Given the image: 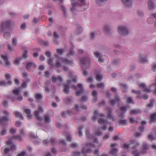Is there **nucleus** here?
Masks as SVG:
<instances>
[{
    "label": "nucleus",
    "instance_id": "obj_1",
    "mask_svg": "<svg viewBox=\"0 0 156 156\" xmlns=\"http://www.w3.org/2000/svg\"><path fill=\"white\" fill-rule=\"evenodd\" d=\"M72 8H71V11H73L78 8H80V11H83L86 10L88 8L87 6L84 4L83 0H71Z\"/></svg>",
    "mask_w": 156,
    "mask_h": 156
},
{
    "label": "nucleus",
    "instance_id": "obj_2",
    "mask_svg": "<svg viewBox=\"0 0 156 156\" xmlns=\"http://www.w3.org/2000/svg\"><path fill=\"white\" fill-rule=\"evenodd\" d=\"M135 142H133L131 143L125 144L123 145V148L127 149V151H129V150L128 149L130 148L133 150H135L134 151H132V154L134 155V156H140V153L137 151L135 150L136 149V146L135 145Z\"/></svg>",
    "mask_w": 156,
    "mask_h": 156
},
{
    "label": "nucleus",
    "instance_id": "obj_3",
    "mask_svg": "<svg viewBox=\"0 0 156 156\" xmlns=\"http://www.w3.org/2000/svg\"><path fill=\"white\" fill-rule=\"evenodd\" d=\"M95 148V145L91 143L87 144L86 145L85 147H84L82 150V152L83 153H90L92 151L94 150L93 148Z\"/></svg>",
    "mask_w": 156,
    "mask_h": 156
},
{
    "label": "nucleus",
    "instance_id": "obj_4",
    "mask_svg": "<svg viewBox=\"0 0 156 156\" xmlns=\"http://www.w3.org/2000/svg\"><path fill=\"white\" fill-rule=\"evenodd\" d=\"M2 113L5 115L6 116H3L0 118V122L1 124L3 126L6 124V122L9 121L8 117L9 116V113L6 111H4Z\"/></svg>",
    "mask_w": 156,
    "mask_h": 156
},
{
    "label": "nucleus",
    "instance_id": "obj_5",
    "mask_svg": "<svg viewBox=\"0 0 156 156\" xmlns=\"http://www.w3.org/2000/svg\"><path fill=\"white\" fill-rule=\"evenodd\" d=\"M90 60L88 57L82 58L80 59V63L82 69L83 68H87V66L90 65ZM89 67V66H88Z\"/></svg>",
    "mask_w": 156,
    "mask_h": 156
},
{
    "label": "nucleus",
    "instance_id": "obj_6",
    "mask_svg": "<svg viewBox=\"0 0 156 156\" xmlns=\"http://www.w3.org/2000/svg\"><path fill=\"white\" fill-rule=\"evenodd\" d=\"M10 149L7 147V146H4L1 149V152L3 156H11L12 151L11 154H10Z\"/></svg>",
    "mask_w": 156,
    "mask_h": 156
},
{
    "label": "nucleus",
    "instance_id": "obj_7",
    "mask_svg": "<svg viewBox=\"0 0 156 156\" xmlns=\"http://www.w3.org/2000/svg\"><path fill=\"white\" fill-rule=\"evenodd\" d=\"M81 109L87 110V107L84 105H82L79 107L78 105H76L74 108H72L70 112L72 114H75L77 112L80 111Z\"/></svg>",
    "mask_w": 156,
    "mask_h": 156
},
{
    "label": "nucleus",
    "instance_id": "obj_8",
    "mask_svg": "<svg viewBox=\"0 0 156 156\" xmlns=\"http://www.w3.org/2000/svg\"><path fill=\"white\" fill-rule=\"evenodd\" d=\"M72 87L77 90L76 92L75 93L76 96H79L82 93L83 91V89L81 84H78L77 86H73Z\"/></svg>",
    "mask_w": 156,
    "mask_h": 156
},
{
    "label": "nucleus",
    "instance_id": "obj_9",
    "mask_svg": "<svg viewBox=\"0 0 156 156\" xmlns=\"http://www.w3.org/2000/svg\"><path fill=\"white\" fill-rule=\"evenodd\" d=\"M98 123L100 125H105L104 126L101 127L102 130L105 131L107 129V125L108 124V123L104 119L102 118L99 119L98 120Z\"/></svg>",
    "mask_w": 156,
    "mask_h": 156
},
{
    "label": "nucleus",
    "instance_id": "obj_10",
    "mask_svg": "<svg viewBox=\"0 0 156 156\" xmlns=\"http://www.w3.org/2000/svg\"><path fill=\"white\" fill-rule=\"evenodd\" d=\"M118 31L119 34L122 35H126L128 33L127 29L124 27H119Z\"/></svg>",
    "mask_w": 156,
    "mask_h": 156
},
{
    "label": "nucleus",
    "instance_id": "obj_11",
    "mask_svg": "<svg viewBox=\"0 0 156 156\" xmlns=\"http://www.w3.org/2000/svg\"><path fill=\"white\" fill-rule=\"evenodd\" d=\"M11 22L10 21H6L3 22L1 25V31L2 32L7 30L10 27Z\"/></svg>",
    "mask_w": 156,
    "mask_h": 156
},
{
    "label": "nucleus",
    "instance_id": "obj_12",
    "mask_svg": "<svg viewBox=\"0 0 156 156\" xmlns=\"http://www.w3.org/2000/svg\"><path fill=\"white\" fill-rule=\"evenodd\" d=\"M43 109L42 108L41 106H39V107L37 111H35L34 113V115L36 117V119L37 120L39 121H41L42 119L41 118L39 117V115L40 112H43Z\"/></svg>",
    "mask_w": 156,
    "mask_h": 156
},
{
    "label": "nucleus",
    "instance_id": "obj_13",
    "mask_svg": "<svg viewBox=\"0 0 156 156\" xmlns=\"http://www.w3.org/2000/svg\"><path fill=\"white\" fill-rule=\"evenodd\" d=\"M35 65L32 62L28 63L26 66V69L28 71L33 72L35 70Z\"/></svg>",
    "mask_w": 156,
    "mask_h": 156
},
{
    "label": "nucleus",
    "instance_id": "obj_14",
    "mask_svg": "<svg viewBox=\"0 0 156 156\" xmlns=\"http://www.w3.org/2000/svg\"><path fill=\"white\" fill-rule=\"evenodd\" d=\"M104 116V114H99L97 111H95L94 112V116L92 117L91 119L93 121H94L97 120L98 117H102Z\"/></svg>",
    "mask_w": 156,
    "mask_h": 156
},
{
    "label": "nucleus",
    "instance_id": "obj_15",
    "mask_svg": "<svg viewBox=\"0 0 156 156\" xmlns=\"http://www.w3.org/2000/svg\"><path fill=\"white\" fill-rule=\"evenodd\" d=\"M128 108V106H123L120 108V110L121 112V113L119 115V117L121 118H123L124 117V116L123 114L126 113Z\"/></svg>",
    "mask_w": 156,
    "mask_h": 156
},
{
    "label": "nucleus",
    "instance_id": "obj_16",
    "mask_svg": "<svg viewBox=\"0 0 156 156\" xmlns=\"http://www.w3.org/2000/svg\"><path fill=\"white\" fill-rule=\"evenodd\" d=\"M59 61L61 60L62 62L64 64L66 65H71L73 63V62L72 60H69L66 58H59L58 59Z\"/></svg>",
    "mask_w": 156,
    "mask_h": 156
},
{
    "label": "nucleus",
    "instance_id": "obj_17",
    "mask_svg": "<svg viewBox=\"0 0 156 156\" xmlns=\"http://www.w3.org/2000/svg\"><path fill=\"white\" fill-rule=\"evenodd\" d=\"M115 99H112L110 101V104L112 106H114L116 102L120 101L119 98L116 94L115 95Z\"/></svg>",
    "mask_w": 156,
    "mask_h": 156
},
{
    "label": "nucleus",
    "instance_id": "obj_18",
    "mask_svg": "<svg viewBox=\"0 0 156 156\" xmlns=\"http://www.w3.org/2000/svg\"><path fill=\"white\" fill-rule=\"evenodd\" d=\"M70 83V81L69 80H68L67 81V84H65L64 85V92L66 94H68L69 92V85Z\"/></svg>",
    "mask_w": 156,
    "mask_h": 156
},
{
    "label": "nucleus",
    "instance_id": "obj_19",
    "mask_svg": "<svg viewBox=\"0 0 156 156\" xmlns=\"http://www.w3.org/2000/svg\"><path fill=\"white\" fill-rule=\"evenodd\" d=\"M52 82L54 83H56L57 80L58 81L60 82H62L63 81L62 78L60 76H58L56 77L52 76Z\"/></svg>",
    "mask_w": 156,
    "mask_h": 156
},
{
    "label": "nucleus",
    "instance_id": "obj_20",
    "mask_svg": "<svg viewBox=\"0 0 156 156\" xmlns=\"http://www.w3.org/2000/svg\"><path fill=\"white\" fill-rule=\"evenodd\" d=\"M1 58L5 62V64L7 66H9V65H10V61L8 60V58L7 55H2Z\"/></svg>",
    "mask_w": 156,
    "mask_h": 156
},
{
    "label": "nucleus",
    "instance_id": "obj_21",
    "mask_svg": "<svg viewBox=\"0 0 156 156\" xmlns=\"http://www.w3.org/2000/svg\"><path fill=\"white\" fill-rule=\"evenodd\" d=\"M108 110V112H107V114H108V117L107 118L108 119H112L113 121H115V120L114 118V117L112 116V110L110 108H107Z\"/></svg>",
    "mask_w": 156,
    "mask_h": 156
},
{
    "label": "nucleus",
    "instance_id": "obj_22",
    "mask_svg": "<svg viewBox=\"0 0 156 156\" xmlns=\"http://www.w3.org/2000/svg\"><path fill=\"white\" fill-rule=\"evenodd\" d=\"M24 112L27 115V116L28 119H30L32 118V115L30 114L31 111L28 109H26L24 111Z\"/></svg>",
    "mask_w": 156,
    "mask_h": 156
},
{
    "label": "nucleus",
    "instance_id": "obj_23",
    "mask_svg": "<svg viewBox=\"0 0 156 156\" xmlns=\"http://www.w3.org/2000/svg\"><path fill=\"white\" fill-rule=\"evenodd\" d=\"M122 3L126 6H129L132 3V0H121Z\"/></svg>",
    "mask_w": 156,
    "mask_h": 156
},
{
    "label": "nucleus",
    "instance_id": "obj_24",
    "mask_svg": "<svg viewBox=\"0 0 156 156\" xmlns=\"http://www.w3.org/2000/svg\"><path fill=\"white\" fill-rule=\"evenodd\" d=\"M7 145L10 146L11 149L12 150H15L16 147L15 145L12 144V141L11 140H8L7 141Z\"/></svg>",
    "mask_w": 156,
    "mask_h": 156
},
{
    "label": "nucleus",
    "instance_id": "obj_25",
    "mask_svg": "<svg viewBox=\"0 0 156 156\" xmlns=\"http://www.w3.org/2000/svg\"><path fill=\"white\" fill-rule=\"evenodd\" d=\"M9 139L11 141L13 140H17L20 141L22 140L21 137L19 135H14Z\"/></svg>",
    "mask_w": 156,
    "mask_h": 156
},
{
    "label": "nucleus",
    "instance_id": "obj_26",
    "mask_svg": "<svg viewBox=\"0 0 156 156\" xmlns=\"http://www.w3.org/2000/svg\"><path fill=\"white\" fill-rule=\"evenodd\" d=\"M69 78L74 83H76L77 82V77L76 76H73L72 73L70 74Z\"/></svg>",
    "mask_w": 156,
    "mask_h": 156
},
{
    "label": "nucleus",
    "instance_id": "obj_27",
    "mask_svg": "<svg viewBox=\"0 0 156 156\" xmlns=\"http://www.w3.org/2000/svg\"><path fill=\"white\" fill-rule=\"evenodd\" d=\"M14 114L15 117L17 118H19L20 119H23V115L20 112L15 111L14 112Z\"/></svg>",
    "mask_w": 156,
    "mask_h": 156
},
{
    "label": "nucleus",
    "instance_id": "obj_28",
    "mask_svg": "<svg viewBox=\"0 0 156 156\" xmlns=\"http://www.w3.org/2000/svg\"><path fill=\"white\" fill-rule=\"evenodd\" d=\"M148 8L150 9H153L155 6L154 4L151 0L148 1Z\"/></svg>",
    "mask_w": 156,
    "mask_h": 156
},
{
    "label": "nucleus",
    "instance_id": "obj_29",
    "mask_svg": "<svg viewBox=\"0 0 156 156\" xmlns=\"http://www.w3.org/2000/svg\"><path fill=\"white\" fill-rule=\"evenodd\" d=\"M141 111L140 110L138 109L136 110H130V114H136L141 113Z\"/></svg>",
    "mask_w": 156,
    "mask_h": 156
},
{
    "label": "nucleus",
    "instance_id": "obj_30",
    "mask_svg": "<svg viewBox=\"0 0 156 156\" xmlns=\"http://www.w3.org/2000/svg\"><path fill=\"white\" fill-rule=\"evenodd\" d=\"M118 151V150L117 149L113 148L111 150L110 153L113 156H117V155L116 154V153Z\"/></svg>",
    "mask_w": 156,
    "mask_h": 156
},
{
    "label": "nucleus",
    "instance_id": "obj_31",
    "mask_svg": "<svg viewBox=\"0 0 156 156\" xmlns=\"http://www.w3.org/2000/svg\"><path fill=\"white\" fill-rule=\"evenodd\" d=\"M139 62L141 63H144L147 61V58L143 57V56H141L140 57Z\"/></svg>",
    "mask_w": 156,
    "mask_h": 156
},
{
    "label": "nucleus",
    "instance_id": "obj_32",
    "mask_svg": "<svg viewBox=\"0 0 156 156\" xmlns=\"http://www.w3.org/2000/svg\"><path fill=\"white\" fill-rule=\"evenodd\" d=\"M155 117H156V113L152 114L151 116V119L150 121V123L154 122L156 120Z\"/></svg>",
    "mask_w": 156,
    "mask_h": 156
},
{
    "label": "nucleus",
    "instance_id": "obj_33",
    "mask_svg": "<svg viewBox=\"0 0 156 156\" xmlns=\"http://www.w3.org/2000/svg\"><path fill=\"white\" fill-rule=\"evenodd\" d=\"M103 78V76L101 75H100L98 73L96 74V80L98 81H100Z\"/></svg>",
    "mask_w": 156,
    "mask_h": 156
},
{
    "label": "nucleus",
    "instance_id": "obj_34",
    "mask_svg": "<svg viewBox=\"0 0 156 156\" xmlns=\"http://www.w3.org/2000/svg\"><path fill=\"white\" fill-rule=\"evenodd\" d=\"M4 37L6 39H8L10 37V34L8 32H5L4 34Z\"/></svg>",
    "mask_w": 156,
    "mask_h": 156
},
{
    "label": "nucleus",
    "instance_id": "obj_35",
    "mask_svg": "<svg viewBox=\"0 0 156 156\" xmlns=\"http://www.w3.org/2000/svg\"><path fill=\"white\" fill-rule=\"evenodd\" d=\"M94 133L95 135L100 136L101 135L102 133L98 128H96L95 131L94 132Z\"/></svg>",
    "mask_w": 156,
    "mask_h": 156
},
{
    "label": "nucleus",
    "instance_id": "obj_36",
    "mask_svg": "<svg viewBox=\"0 0 156 156\" xmlns=\"http://www.w3.org/2000/svg\"><path fill=\"white\" fill-rule=\"evenodd\" d=\"M107 57L105 56H100L99 58L98 59V61L100 63H101L103 62H104V58H107Z\"/></svg>",
    "mask_w": 156,
    "mask_h": 156
},
{
    "label": "nucleus",
    "instance_id": "obj_37",
    "mask_svg": "<svg viewBox=\"0 0 156 156\" xmlns=\"http://www.w3.org/2000/svg\"><path fill=\"white\" fill-rule=\"evenodd\" d=\"M12 83L10 81H8L6 83L5 81H0V86L2 85H4L7 84L9 85H10L12 84Z\"/></svg>",
    "mask_w": 156,
    "mask_h": 156
},
{
    "label": "nucleus",
    "instance_id": "obj_38",
    "mask_svg": "<svg viewBox=\"0 0 156 156\" xmlns=\"http://www.w3.org/2000/svg\"><path fill=\"white\" fill-rule=\"evenodd\" d=\"M148 146H147V145H144L143 147L142 151H141V152L143 153H145L146 152V150L148 149Z\"/></svg>",
    "mask_w": 156,
    "mask_h": 156
},
{
    "label": "nucleus",
    "instance_id": "obj_39",
    "mask_svg": "<svg viewBox=\"0 0 156 156\" xmlns=\"http://www.w3.org/2000/svg\"><path fill=\"white\" fill-rule=\"evenodd\" d=\"M56 51L57 54L61 55L64 51V50L63 49H57Z\"/></svg>",
    "mask_w": 156,
    "mask_h": 156
},
{
    "label": "nucleus",
    "instance_id": "obj_40",
    "mask_svg": "<svg viewBox=\"0 0 156 156\" xmlns=\"http://www.w3.org/2000/svg\"><path fill=\"white\" fill-rule=\"evenodd\" d=\"M66 139L67 141L70 142L72 140L70 134L68 133H66Z\"/></svg>",
    "mask_w": 156,
    "mask_h": 156
},
{
    "label": "nucleus",
    "instance_id": "obj_41",
    "mask_svg": "<svg viewBox=\"0 0 156 156\" xmlns=\"http://www.w3.org/2000/svg\"><path fill=\"white\" fill-rule=\"evenodd\" d=\"M126 102L128 104L130 103H131L133 104H134V102L131 97H129L126 100Z\"/></svg>",
    "mask_w": 156,
    "mask_h": 156
},
{
    "label": "nucleus",
    "instance_id": "obj_42",
    "mask_svg": "<svg viewBox=\"0 0 156 156\" xmlns=\"http://www.w3.org/2000/svg\"><path fill=\"white\" fill-rule=\"evenodd\" d=\"M147 21L148 24H151L154 23V20L151 17H149L147 19Z\"/></svg>",
    "mask_w": 156,
    "mask_h": 156
},
{
    "label": "nucleus",
    "instance_id": "obj_43",
    "mask_svg": "<svg viewBox=\"0 0 156 156\" xmlns=\"http://www.w3.org/2000/svg\"><path fill=\"white\" fill-rule=\"evenodd\" d=\"M53 62V59L51 58H50L49 59L48 62V64L50 65L51 66V67L52 68L54 66V64L52 63Z\"/></svg>",
    "mask_w": 156,
    "mask_h": 156
},
{
    "label": "nucleus",
    "instance_id": "obj_44",
    "mask_svg": "<svg viewBox=\"0 0 156 156\" xmlns=\"http://www.w3.org/2000/svg\"><path fill=\"white\" fill-rule=\"evenodd\" d=\"M154 102V100L153 99H151L150 101V103L147 104V106L148 107H151L153 106V104Z\"/></svg>",
    "mask_w": 156,
    "mask_h": 156
},
{
    "label": "nucleus",
    "instance_id": "obj_45",
    "mask_svg": "<svg viewBox=\"0 0 156 156\" xmlns=\"http://www.w3.org/2000/svg\"><path fill=\"white\" fill-rule=\"evenodd\" d=\"M86 134L87 135L88 138L90 139H92L94 138V136L89 133V132L88 131H86Z\"/></svg>",
    "mask_w": 156,
    "mask_h": 156
},
{
    "label": "nucleus",
    "instance_id": "obj_46",
    "mask_svg": "<svg viewBox=\"0 0 156 156\" xmlns=\"http://www.w3.org/2000/svg\"><path fill=\"white\" fill-rule=\"evenodd\" d=\"M70 114V112L69 111H68L66 112H63L62 113L61 116L62 117L65 118L66 117V116H65L67 114L68 115H69Z\"/></svg>",
    "mask_w": 156,
    "mask_h": 156
},
{
    "label": "nucleus",
    "instance_id": "obj_47",
    "mask_svg": "<svg viewBox=\"0 0 156 156\" xmlns=\"http://www.w3.org/2000/svg\"><path fill=\"white\" fill-rule=\"evenodd\" d=\"M97 86L98 88L103 89L104 86V84L103 83H98L97 84Z\"/></svg>",
    "mask_w": 156,
    "mask_h": 156
},
{
    "label": "nucleus",
    "instance_id": "obj_48",
    "mask_svg": "<svg viewBox=\"0 0 156 156\" xmlns=\"http://www.w3.org/2000/svg\"><path fill=\"white\" fill-rule=\"evenodd\" d=\"M20 92V90L19 89L13 90H12L13 93L14 94L16 95H18Z\"/></svg>",
    "mask_w": 156,
    "mask_h": 156
},
{
    "label": "nucleus",
    "instance_id": "obj_49",
    "mask_svg": "<svg viewBox=\"0 0 156 156\" xmlns=\"http://www.w3.org/2000/svg\"><path fill=\"white\" fill-rule=\"evenodd\" d=\"M87 100V98L86 96H84L82 97L81 99L80 100V101L82 102H85Z\"/></svg>",
    "mask_w": 156,
    "mask_h": 156
},
{
    "label": "nucleus",
    "instance_id": "obj_50",
    "mask_svg": "<svg viewBox=\"0 0 156 156\" xmlns=\"http://www.w3.org/2000/svg\"><path fill=\"white\" fill-rule=\"evenodd\" d=\"M110 30V29L107 26H105L104 27V31L105 32H108Z\"/></svg>",
    "mask_w": 156,
    "mask_h": 156
},
{
    "label": "nucleus",
    "instance_id": "obj_51",
    "mask_svg": "<svg viewBox=\"0 0 156 156\" xmlns=\"http://www.w3.org/2000/svg\"><path fill=\"white\" fill-rule=\"evenodd\" d=\"M44 120L45 122H48L50 121V119L49 117L47 115L45 116Z\"/></svg>",
    "mask_w": 156,
    "mask_h": 156
},
{
    "label": "nucleus",
    "instance_id": "obj_52",
    "mask_svg": "<svg viewBox=\"0 0 156 156\" xmlns=\"http://www.w3.org/2000/svg\"><path fill=\"white\" fill-rule=\"evenodd\" d=\"M77 144L72 143L69 145L70 147L72 148H74L78 146Z\"/></svg>",
    "mask_w": 156,
    "mask_h": 156
},
{
    "label": "nucleus",
    "instance_id": "obj_53",
    "mask_svg": "<svg viewBox=\"0 0 156 156\" xmlns=\"http://www.w3.org/2000/svg\"><path fill=\"white\" fill-rule=\"evenodd\" d=\"M71 101V98H66L64 100V101L66 103H70Z\"/></svg>",
    "mask_w": 156,
    "mask_h": 156
},
{
    "label": "nucleus",
    "instance_id": "obj_54",
    "mask_svg": "<svg viewBox=\"0 0 156 156\" xmlns=\"http://www.w3.org/2000/svg\"><path fill=\"white\" fill-rule=\"evenodd\" d=\"M83 128V127L80 126L79 128V136H82V133L81 132V130Z\"/></svg>",
    "mask_w": 156,
    "mask_h": 156
},
{
    "label": "nucleus",
    "instance_id": "obj_55",
    "mask_svg": "<svg viewBox=\"0 0 156 156\" xmlns=\"http://www.w3.org/2000/svg\"><path fill=\"white\" fill-rule=\"evenodd\" d=\"M16 43L17 41L16 39L14 38H13L12 41V44L13 45L16 46Z\"/></svg>",
    "mask_w": 156,
    "mask_h": 156
},
{
    "label": "nucleus",
    "instance_id": "obj_56",
    "mask_svg": "<svg viewBox=\"0 0 156 156\" xmlns=\"http://www.w3.org/2000/svg\"><path fill=\"white\" fill-rule=\"evenodd\" d=\"M61 10L63 12L64 15L65 16L66 14V9L65 7L63 6H61Z\"/></svg>",
    "mask_w": 156,
    "mask_h": 156
},
{
    "label": "nucleus",
    "instance_id": "obj_57",
    "mask_svg": "<svg viewBox=\"0 0 156 156\" xmlns=\"http://www.w3.org/2000/svg\"><path fill=\"white\" fill-rule=\"evenodd\" d=\"M20 59L16 58L13 62V63L15 65H18L19 63Z\"/></svg>",
    "mask_w": 156,
    "mask_h": 156
},
{
    "label": "nucleus",
    "instance_id": "obj_58",
    "mask_svg": "<svg viewBox=\"0 0 156 156\" xmlns=\"http://www.w3.org/2000/svg\"><path fill=\"white\" fill-rule=\"evenodd\" d=\"M110 137L109 134L108 133L105 135L103 137V139L104 140H106L108 139Z\"/></svg>",
    "mask_w": 156,
    "mask_h": 156
},
{
    "label": "nucleus",
    "instance_id": "obj_59",
    "mask_svg": "<svg viewBox=\"0 0 156 156\" xmlns=\"http://www.w3.org/2000/svg\"><path fill=\"white\" fill-rule=\"evenodd\" d=\"M127 120H121L119 121V123L122 124H125L126 123Z\"/></svg>",
    "mask_w": 156,
    "mask_h": 156
},
{
    "label": "nucleus",
    "instance_id": "obj_60",
    "mask_svg": "<svg viewBox=\"0 0 156 156\" xmlns=\"http://www.w3.org/2000/svg\"><path fill=\"white\" fill-rule=\"evenodd\" d=\"M35 97L37 99H39L42 98V96L40 94H37L36 95Z\"/></svg>",
    "mask_w": 156,
    "mask_h": 156
},
{
    "label": "nucleus",
    "instance_id": "obj_61",
    "mask_svg": "<svg viewBox=\"0 0 156 156\" xmlns=\"http://www.w3.org/2000/svg\"><path fill=\"white\" fill-rule=\"evenodd\" d=\"M132 92H133V93H134L136 94H137V95H140V94H141L140 91L139 90L136 91L134 90H132Z\"/></svg>",
    "mask_w": 156,
    "mask_h": 156
},
{
    "label": "nucleus",
    "instance_id": "obj_62",
    "mask_svg": "<svg viewBox=\"0 0 156 156\" xmlns=\"http://www.w3.org/2000/svg\"><path fill=\"white\" fill-rule=\"evenodd\" d=\"M27 51L26 50L24 52L23 54L22 58H27Z\"/></svg>",
    "mask_w": 156,
    "mask_h": 156
},
{
    "label": "nucleus",
    "instance_id": "obj_63",
    "mask_svg": "<svg viewBox=\"0 0 156 156\" xmlns=\"http://www.w3.org/2000/svg\"><path fill=\"white\" fill-rule=\"evenodd\" d=\"M7 132V131L6 129H2V131L0 133V134L2 135H4L6 134V133Z\"/></svg>",
    "mask_w": 156,
    "mask_h": 156
},
{
    "label": "nucleus",
    "instance_id": "obj_64",
    "mask_svg": "<svg viewBox=\"0 0 156 156\" xmlns=\"http://www.w3.org/2000/svg\"><path fill=\"white\" fill-rule=\"evenodd\" d=\"M80 152H73V154L74 155V156H80Z\"/></svg>",
    "mask_w": 156,
    "mask_h": 156
}]
</instances>
